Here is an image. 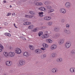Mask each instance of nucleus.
Segmentation results:
<instances>
[{"mask_svg":"<svg viewBox=\"0 0 75 75\" xmlns=\"http://www.w3.org/2000/svg\"><path fill=\"white\" fill-rule=\"evenodd\" d=\"M39 10H40L41 11H45L46 10V8H45L44 7H40L39 8Z\"/></svg>","mask_w":75,"mask_h":75,"instance_id":"12","label":"nucleus"},{"mask_svg":"<svg viewBox=\"0 0 75 75\" xmlns=\"http://www.w3.org/2000/svg\"><path fill=\"white\" fill-rule=\"evenodd\" d=\"M11 14V13H7V15H6V16H9Z\"/></svg>","mask_w":75,"mask_h":75,"instance_id":"41","label":"nucleus"},{"mask_svg":"<svg viewBox=\"0 0 75 75\" xmlns=\"http://www.w3.org/2000/svg\"><path fill=\"white\" fill-rule=\"evenodd\" d=\"M29 13L32 15H34V12L33 11H30Z\"/></svg>","mask_w":75,"mask_h":75,"instance_id":"39","label":"nucleus"},{"mask_svg":"<svg viewBox=\"0 0 75 75\" xmlns=\"http://www.w3.org/2000/svg\"><path fill=\"white\" fill-rule=\"evenodd\" d=\"M43 57H44V58H45V57H46V56H45V54H43Z\"/></svg>","mask_w":75,"mask_h":75,"instance_id":"53","label":"nucleus"},{"mask_svg":"<svg viewBox=\"0 0 75 75\" xmlns=\"http://www.w3.org/2000/svg\"><path fill=\"white\" fill-rule=\"evenodd\" d=\"M40 49L41 50H42L43 51H45V50H46V49L44 47H42L40 48Z\"/></svg>","mask_w":75,"mask_h":75,"instance_id":"42","label":"nucleus"},{"mask_svg":"<svg viewBox=\"0 0 75 75\" xmlns=\"http://www.w3.org/2000/svg\"><path fill=\"white\" fill-rule=\"evenodd\" d=\"M71 46V44L68 42H67L65 44V47L66 48H69Z\"/></svg>","mask_w":75,"mask_h":75,"instance_id":"9","label":"nucleus"},{"mask_svg":"<svg viewBox=\"0 0 75 75\" xmlns=\"http://www.w3.org/2000/svg\"><path fill=\"white\" fill-rule=\"evenodd\" d=\"M39 30V28H34L33 30V32H36V31H38Z\"/></svg>","mask_w":75,"mask_h":75,"instance_id":"21","label":"nucleus"},{"mask_svg":"<svg viewBox=\"0 0 75 75\" xmlns=\"http://www.w3.org/2000/svg\"><path fill=\"white\" fill-rule=\"evenodd\" d=\"M25 17L27 18H32L33 17V16L32 15H26Z\"/></svg>","mask_w":75,"mask_h":75,"instance_id":"19","label":"nucleus"},{"mask_svg":"<svg viewBox=\"0 0 75 75\" xmlns=\"http://www.w3.org/2000/svg\"><path fill=\"white\" fill-rule=\"evenodd\" d=\"M45 27L44 26H42L41 27L40 30H43V29H45Z\"/></svg>","mask_w":75,"mask_h":75,"instance_id":"37","label":"nucleus"},{"mask_svg":"<svg viewBox=\"0 0 75 75\" xmlns=\"http://www.w3.org/2000/svg\"><path fill=\"white\" fill-rule=\"evenodd\" d=\"M70 72H74L75 71V69L74 68H71L69 69Z\"/></svg>","mask_w":75,"mask_h":75,"instance_id":"18","label":"nucleus"},{"mask_svg":"<svg viewBox=\"0 0 75 75\" xmlns=\"http://www.w3.org/2000/svg\"><path fill=\"white\" fill-rule=\"evenodd\" d=\"M67 34H71V31L69 30H67V32L66 33Z\"/></svg>","mask_w":75,"mask_h":75,"instance_id":"38","label":"nucleus"},{"mask_svg":"<svg viewBox=\"0 0 75 75\" xmlns=\"http://www.w3.org/2000/svg\"><path fill=\"white\" fill-rule=\"evenodd\" d=\"M13 25L14 26L15 28H17V26H16V24H15V23H14Z\"/></svg>","mask_w":75,"mask_h":75,"instance_id":"50","label":"nucleus"},{"mask_svg":"<svg viewBox=\"0 0 75 75\" xmlns=\"http://www.w3.org/2000/svg\"><path fill=\"white\" fill-rule=\"evenodd\" d=\"M5 64L7 67H10L12 64V62L11 61H7L5 62Z\"/></svg>","mask_w":75,"mask_h":75,"instance_id":"1","label":"nucleus"},{"mask_svg":"<svg viewBox=\"0 0 75 75\" xmlns=\"http://www.w3.org/2000/svg\"><path fill=\"white\" fill-rule=\"evenodd\" d=\"M55 37H59V35H58V34H56L55 35Z\"/></svg>","mask_w":75,"mask_h":75,"instance_id":"48","label":"nucleus"},{"mask_svg":"<svg viewBox=\"0 0 75 75\" xmlns=\"http://www.w3.org/2000/svg\"><path fill=\"white\" fill-rule=\"evenodd\" d=\"M4 3H6V1H4Z\"/></svg>","mask_w":75,"mask_h":75,"instance_id":"54","label":"nucleus"},{"mask_svg":"<svg viewBox=\"0 0 75 75\" xmlns=\"http://www.w3.org/2000/svg\"><path fill=\"white\" fill-rule=\"evenodd\" d=\"M5 35H6V36H8V37H11V34L8 33H5L4 34Z\"/></svg>","mask_w":75,"mask_h":75,"instance_id":"22","label":"nucleus"},{"mask_svg":"<svg viewBox=\"0 0 75 75\" xmlns=\"http://www.w3.org/2000/svg\"><path fill=\"white\" fill-rule=\"evenodd\" d=\"M38 14H39V17H43V15H42L44 14L43 12H39L38 13Z\"/></svg>","mask_w":75,"mask_h":75,"instance_id":"17","label":"nucleus"},{"mask_svg":"<svg viewBox=\"0 0 75 75\" xmlns=\"http://www.w3.org/2000/svg\"><path fill=\"white\" fill-rule=\"evenodd\" d=\"M35 52L38 54H40L41 52H42V50L40 49H37L35 50Z\"/></svg>","mask_w":75,"mask_h":75,"instance_id":"7","label":"nucleus"},{"mask_svg":"<svg viewBox=\"0 0 75 75\" xmlns=\"http://www.w3.org/2000/svg\"><path fill=\"white\" fill-rule=\"evenodd\" d=\"M64 42V39H61L59 42V44L61 45Z\"/></svg>","mask_w":75,"mask_h":75,"instance_id":"13","label":"nucleus"},{"mask_svg":"<svg viewBox=\"0 0 75 75\" xmlns=\"http://www.w3.org/2000/svg\"><path fill=\"white\" fill-rule=\"evenodd\" d=\"M34 28V26L33 25H30L28 27V29H33Z\"/></svg>","mask_w":75,"mask_h":75,"instance_id":"20","label":"nucleus"},{"mask_svg":"<svg viewBox=\"0 0 75 75\" xmlns=\"http://www.w3.org/2000/svg\"><path fill=\"white\" fill-rule=\"evenodd\" d=\"M44 19L45 20H51V17L48 16H45L44 17Z\"/></svg>","mask_w":75,"mask_h":75,"instance_id":"15","label":"nucleus"},{"mask_svg":"<svg viewBox=\"0 0 75 75\" xmlns=\"http://www.w3.org/2000/svg\"><path fill=\"white\" fill-rule=\"evenodd\" d=\"M8 54L9 55V57H14L15 56V55H16L14 52H9Z\"/></svg>","mask_w":75,"mask_h":75,"instance_id":"2","label":"nucleus"},{"mask_svg":"<svg viewBox=\"0 0 75 75\" xmlns=\"http://www.w3.org/2000/svg\"><path fill=\"white\" fill-rule=\"evenodd\" d=\"M57 62H61L62 61V59L60 58L57 59L56 60Z\"/></svg>","mask_w":75,"mask_h":75,"instance_id":"16","label":"nucleus"},{"mask_svg":"<svg viewBox=\"0 0 75 75\" xmlns=\"http://www.w3.org/2000/svg\"><path fill=\"white\" fill-rule=\"evenodd\" d=\"M48 24L50 26H51L52 24V21H49L48 23Z\"/></svg>","mask_w":75,"mask_h":75,"instance_id":"31","label":"nucleus"},{"mask_svg":"<svg viewBox=\"0 0 75 75\" xmlns=\"http://www.w3.org/2000/svg\"><path fill=\"white\" fill-rule=\"evenodd\" d=\"M1 61V59L0 58V61Z\"/></svg>","mask_w":75,"mask_h":75,"instance_id":"58","label":"nucleus"},{"mask_svg":"<svg viewBox=\"0 0 75 75\" xmlns=\"http://www.w3.org/2000/svg\"><path fill=\"white\" fill-rule=\"evenodd\" d=\"M3 54L4 57L7 58H8L9 57V54L8 52H4L3 53Z\"/></svg>","mask_w":75,"mask_h":75,"instance_id":"5","label":"nucleus"},{"mask_svg":"<svg viewBox=\"0 0 75 75\" xmlns=\"http://www.w3.org/2000/svg\"><path fill=\"white\" fill-rule=\"evenodd\" d=\"M30 50H34V47L33 46L31 45H29V46Z\"/></svg>","mask_w":75,"mask_h":75,"instance_id":"29","label":"nucleus"},{"mask_svg":"<svg viewBox=\"0 0 75 75\" xmlns=\"http://www.w3.org/2000/svg\"><path fill=\"white\" fill-rule=\"evenodd\" d=\"M54 11V9H52L50 10H48V13H52V12H53Z\"/></svg>","mask_w":75,"mask_h":75,"instance_id":"27","label":"nucleus"},{"mask_svg":"<svg viewBox=\"0 0 75 75\" xmlns=\"http://www.w3.org/2000/svg\"><path fill=\"white\" fill-rule=\"evenodd\" d=\"M3 75H7L5 74H3Z\"/></svg>","mask_w":75,"mask_h":75,"instance_id":"57","label":"nucleus"},{"mask_svg":"<svg viewBox=\"0 0 75 75\" xmlns=\"http://www.w3.org/2000/svg\"><path fill=\"white\" fill-rule=\"evenodd\" d=\"M51 55L52 57H55L57 56V53H53L51 54Z\"/></svg>","mask_w":75,"mask_h":75,"instance_id":"25","label":"nucleus"},{"mask_svg":"<svg viewBox=\"0 0 75 75\" xmlns=\"http://www.w3.org/2000/svg\"><path fill=\"white\" fill-rule=\"evenodd\" d=\"M4 25H8V23L7 22H6L4 23Z\"/></svg>","mask_w":75,"mask_h":75,"instance_id":"49","label":"nucleus"},{"mask_svg":"<svg viewBox=\"0 0 75 75\" xmlns=\"http://www.w3.org/2000/svg\"><path fill=\"white\" fill-rule=\"evenodd\" d=\"M34 4L35 6H39V2L36 1H35Z\"/></svg>","mask_w":75,"mask_h":75,"instance_id":"33","label":"nucleus"},{"mask_svg":"<svg viewBox=\"0 0 75 75\" xmlns=\"http://www.w3.org/2000/svg\"><path fill=\"white\" fill-rule=\"evenodd\" d=\"M42 3L41 2H39V6H42Z\"/></svg>","mask_w":75,"mask_h":75,"instance_id":"43","label":"nucleus"},{"mask_svg":"<svg viewBox=\"0 0 75 75\" xmlns=\"http://www.w3.org/2000/svg\"><path fill=\"white\" fill-rule=\"evenodd\" d=\"M15 52L17 54H20L21 53V50L19 48H17L15 50Z\"/></svg>","mask_w":75,"mask_h":75,"instance_id":"4","label":"nucleus"},{"mask_svg":"<svg viewBox=\"0 0 75 75\" xmlns=\"http://www.w3.org/2000/svg\"><path fill=\"white\" fill-rule=\"evenodd\" d=\"M59 11L60 13H61L65 14V13H66V9L64 8H61L59 10Z\"/></svg>","mask_w":75,"mask_h":75,"instance_id":"6","label":"nucleus"},{"mask_svg":"<svg viewBox=\"0 0 75 75\" xmlns=\"http://www.w3.org/2000/svg\"><path fill=\"white\" fill-rule=\"evenodd\" d=\"M50 3V2L48 1H46L45 2V5H49Z\"/></svg>","mask_w":75,"mask_h":75,"instance_id":"32","label":"nucleus"},{"mask_svg":"<svg viewBox=\"0 0 75 75\" xmlns=\"http://www.w3.org/2000/svg\"><path fill=\"white\" fill-rule=\"evenodd\" d=\"M38 35L39 37H40V36H41V35H42V34H43V32H40L38 33Z\"/></svg>","mask_w":75,"mask_h":75,"instance_id":"30","label":"nucleus"},{"mask_svg":"<svg viewBox=\"0 0 75 75\" xmlns=\"http://www.w3.org/2000/svg\"><path fill=\"white\" fill-rule=\"evenodd\" d=\"M23 56L27 57V56L28 55V52H23Z\"/></svg>","mask_w":75,"mask_h":75,"instance_id":"28","label":"nucleus"},{"mask_svg":"<svg viewBox=\"0 0 75 75\" xmlns=\"http://www.w3.org/2000/svg\"><path fill=\"white\" fill-rule=\"evenodd\" d=\"M25 62L24 60H21L19 62V64L21 65H23L25 64Z\"/></svg>","mask_w":75,"mask_h":75,"instance_id":"11","label":"nucleus"},{"mask_svg":"<svg viewBox=\"0 0 75 75\" xmlns=\"http://www.w3.org/2000/svg\"><path fill=\"white\" fill-rule=\"evenodd\" d=\"M23 25H27V22H24L23 23Z\"/></svg>","mask_w":75,"mask_h":75,"instance_id":"46","label":"nucleus"},{"mask_svg":"<svg viewBox=\"0 0 75 75\" xmlns=\"http://www.w3.org/2000/svg\"><path fill=\"white\" fill-rule=\"evenodd\" d=\"M35 0V1H38V0Z\"/></svg>","mask_w":75,"mask_h":75,"instance_id":"56","label":"nucleus"},{"mask_svg":"<svg viewBox=\"0 0 75 75\" xmlns=\"http://www.w3.org/2000/svg\"><path fill=\"white\" fill-rule=\"evenodd\" d=\"M52 72L53 73H55V72H57V70L56 69H53L52 70Z\"/></svg>","mask_w":75,"mask_h":75,"instance_id":"26","label":"nucleus"},{"mask_svg":"<svg viewBox=\"0 0 75 75\" xmlns=\"http://www.w3.org/2000/svg\"><path fill=\"white\" fill-rule=\"evenodd\" d=\"M16 13H13L12 14V16H15Z\"/></svg>","mask_w":75,"mask_h":75,"instance_id":"52","label":"nucleus"},{"mask_svg":"<svg viewBox=\"0 0 75 75\" xmlns=\"http://www.w3.org/2000/svg\"><path fill=\"white\" fill-rule=\"evenodd\" d=\"M47 9H51L52 8V7H51L50 6H47Z\"/></svg>","mask_w":75,"mask_h":75,"instance_id":"36","label":"nucleus"},{"mask_svg":"<svg viewBox=\"0 0 75 75\" xmlns=\"http://www.w3.org/2000/svg\"><path fill=\"white\" fill-rule=\"evenodd\" d=\"M65 6L66 8H69L71 7V4L69 2H67L65 4Z\"/></svg>","mask_w":75,"mask_h":75,"instance_id":"3","label":"nucleus"},{"mask_svg":"<svg viewBox=\"0 0 75 75\" xmlns=\"http://www.w3.org/2000/svg\"><path fill=\"white\" fill-rule=\"evenodd\" d=\"M31 23V22H27V25H30Z\"/></svg>","mask_w":75,"mask_h":75,"instance_id":"45","label":"nucleus"},{"mask_svg":"<svg viewBox=\"0 0 75 75\" xmlns=\"http://www.w3.org/2000/svg\"><path fill=\"white\" fill-rule=\"evenodd\" d=\"M44 33L45 34H48V31H45V32H44Z\"/></svg>","mask_w":75,"mask_h":75,"instance_id":"51","label":"nucleus"},{"mask_svg":"<svg viewBox=\"0 0 75 75\" xmlns=\"http://www.w3.org/2000/svg\"><path fill=\"white\" fill-rule=\"evenodd\" d=\"M42 37L43 39L47 38H48V37H49V35L47 34H45L42 36Z\"/></svg>","mask_w":75,"mask_h":75,"instance_id":"8","label":"nucleus"},{"mask_svg":"<svg viewBox=\"0 0 75 75\" xmlns=\"http://www.w3.org/2000/svg\"><path fill=\"white\" fill-rule=\"evenodd\" d=\"M54 30L55 31H57L58 30V28H54Z\"/></svg>","mask_w":75,"mask_h":75,"instance_id":"44","label":"nucleus"},{"mask_svg":"<svg viewBox=\"0 0 75 75\" xmlns=\"http://www.w3.org/2000/svg\"><path fill=\"white\" fill-rule=\"evenodd\" d=\"M61 22L62 23H64L65 22V19H63L61 20Z\"/></svg>","mask_w":75,"mask_h":75,"instance_id":"47","label":"nucleus"},{"mask_svg":"<svg viewBox=\"0 0 75 75\" xmlns=\"http://www.w3.org/2000/svg\"><path fill=\"white\" fill-rule=\"evenodd\" d=\"M68 30L67 29H64V33L67 34Z\"/></svg>","mask_w":75,"mask_h":75,"instance_id":"34","label":"nucleus"},{"mask_svg":"<svg viewBox=\"0 0 75 75\" xmlns=\"http://www.w3.org/2000/svg\"><path fill=\"white\" fill-rule=\"evenodd\" d=\"M46 41L47 42H48L49 43H51V42H52V40L50 39H47L46 40Z\"/></svg>","mask_w":75,"mask_h":75,"instance_id":"23","label":"nucleus"},{"mask_svg":"<svg viewBox=\"0 0 75 75\" xmlns=\"http://www.w3.org/2000/svg\"><path fill=\"white\" fill-rule=\"evenodd\" d=\"M42 46L44 48H48L49 46L46 43H43L42 44Z\"/></svg>","mask_w":75,"mask_h":75,"instance_id":"14","label":"nucleus"},{"mask_svg":"<svg viewBox=\"0 0 75 75\" xmlns=\"http://www.w3.org/2000/svg\"><path fill=\"white\" fill-rule=\"evenodd\" d=\"M70 27V25L69 24L67 23L66 25V27L69 28Z\"/></svg>","mask_w":75,"mask_h":75,"instance_id":"40","label":"nucleus"},{"mask_svg":"<svg viewBox=\"0 0 75 75\" xmlns=\"http://www.w3.org/2000/svg\"><path fill=\"white\" fill-rule=\"evenodd\" d=\"M4 49V47L1 44L0 45V52H1L2 50Z\"/></svg>","mask_w":75,"mask_h":75,"instance_id":"24","label":"nucleus"},{"mask_svg":"<svg viewBox=\"0 0 75 75\" xmlns=\"http://www.w3.org/2000/svg\"><path fill=\"white\" fill-rule=\"evenodd\" d=\"M71 53L72 54H75V51L74 50L71 51Z\"/></svg>","mask_w":75,"mask_h":75,"instance_id":"35","label":"nucleus"},{"mask_svg":"<svg viewBox=\"0 0 75 75\" xmlns=\"http://www.w3.org/2000/svg\"><path fill=\"white\" fill-rule=\"evenodd\" d=\"M57 48V46L55 45H52L51 47V50H54Z\"/></svg>","mask_w":75,"mask_h":75,"instance_id":"10","label":"nucleus"},{"mask_svg":"<svg viewBox=\"0 0 75 75\" xmlns=\"http://www.w3.org/2000/svg\"><path fill=\"white\" fill-rule=\"evenodd\" d=\"M10 7H12V6H11V5H10Z\"/></svg>","mask_w":75,"mask_h":75,"instance_id":"55","label":"nucleus"}]
</instances>
